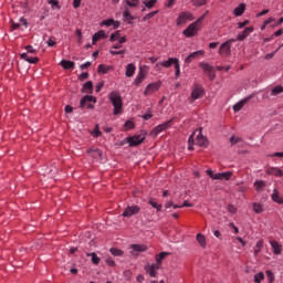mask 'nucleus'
Here are the masks:
<instances>
[{
    "mask_svg": "<svg viewBox=\"0 0 283 283\" xmlns=\"http://www.w3.org/2000/svg\"><path fill=\"white\" fill-rule=\"evenodd\" d=\"M205 17L207 13H203L200 18H198L195 22L190 23L184 31L182 34L187 39H191L200 32V28H202V21H205Z\"/></svg>",
    "mask_w": 283,
    "mask_h": 283,
    "instance_id": "obj_1",
    "label": "nucleus"
},
{
    "mask_svg": "<svg viewBox=\"0 0 283 283\" xmlns=\"http://www.w3.org/2000/svg\"><path fill=\"white\" fill-rule=\"evenodd\" d=\"M108 98L114 107V115L118 116L123 109V97H120V93L113 91L109 93Z\"/></svg>",
    "mask_w": 283,
    "mask_h": 283,
    "instance_id": "obj_2",
    "label": "nucleus"
},
{
    "mask_svg": "<svg viewBox=\"0 0 283 283\" xmlns=\"http://www.w3.org/2000/svg\"><path fill=\"white\" fill-rule=\"evenodd\" d=\"M145 138H147V133L143 132L138 135L126 137L125 140L128 143L129 147H138V145L145 143Z\"/></svg>",
    "mask_w": 283,
    "mask_h": 283,
    "instance_id": "obj_3",
    "label": "nucleus"
},
{
    "mask_svg": "<svg viewBox=\"0 0 283 283\" xmlns=\"http://www.w3.org/2000/svg\"><path fill=\"white\" fill-rule=\"evenodd\" d=\"M171 125H174V119H169L163 124L157 125L150 132V136L156 138L159 134H163V132H167V129L171 128Z\"/></svg>",
    "mask_w": 283,
    "mask_h": 283,
    "instance_id": "obj_4",
    "label": "nucleus"
},
{
    "mask_svg": "<svg viewBox=\"0 0 283 283\" xmlns=\"http://www.w3.org/2000/svg\"><path fill=\"white\" fill-rule=\"evenodd\" d=\"M232 43H235V39H230L220 45V48H219L220 56H229V54H231V44Z\"/></svg>",
    "mask_w": 283,
    "mask_h": 283,
    "instance_id": "obj_5",
    "label": "nucleus"
},
{
    "mask_svg": "<svg viewBox=\"0 0 283 283\" xmlns=\"http://www.w3.org/2000/svg\"><path fill=\"white\" fill-rule=\"evenodd\" d=\"M196 18H193V14L190 11H185L179 13L178 18L176 19L177 25H185L187 21H193Z\"/></svg>",
    "mask_w": 283,
    "mask_h": 283,
    "instance_id": "obj_6",
    "label": "nucleus"
},
{
    "mask_svg": "<svg viewBox=\"0 0 283 283\" xmlns=\"http://www.w3.org/2000/svg\"><path fill=\"white\" fill-rule=\"evenodd\" d=\"M92 103H96V97L92 96V95H85L81 102H80V107L81 109L87 107V109H93L94 108V104Z\"/></svg>",
    "mask_w": 283,
    "mask_h": 283,
    "instance_id": "obj_7",
    "label": "nucleus"
},
{
    "mask_svg": "<svg viewBox=\"0 0 283 283\" xmlns=\"http://www.w3.org/2000/svg\"><path fill=\"white\" fill-rule=\"evenodd\" d=\"M140 213V207L133 205L128 206L122 213L123 218H132V216H137Z\"/></svg>",
    "mask_w": 283,
    "mask_h": 283,
    "instance_id": "obj_8",
    "label": "nucleus"
},
{
    "mask_svg": "<svg viewBox=\"0 0 283 283\" xmlns=\"http://www.w3.org/2000/svg\"><path fill=\"white\" fill-rule=\"evenodd\" d=\"M205 96V88L200 85H196L190 94V99L193 103V101H198V98H202Z\"/></svg>",
    "mask_w": 283,
    "mask_h": 283,
    "instance_id": "obj_9",
    "label": "nucleus"
},
{
    "mask_svg": "<svg viewBox=\"0 0 283 283\" xmlns=\"http://www.w3.org/2000/svg\"><path fill=\"white\" fill-rule=\"evenodd\" d=\"M196 142L195 144L198 145V147H207L209 145V140L205 135H202V128H199V130L196 132Z\"/></svg>",
    "mask_w": 283,
    "mask_h": 283,
    "instance_id": "obj_10",
    "label": "nucleus"
},
{
    "mask_svg": "<svg viewBox=\"0 0 283 283\" xmlns=\"http://www.w3.org/2000/svg\"><path fill=\"white\" fill-rule=\"evenodd\" d=\"M130 255L133 258H137L138 253H145L147 251V245L145 244H130Z\"/></svg>",
    "mask_w": 283,
    "mask_h": 283,
    "instance_id": "obj_11",
    "label": "nucleus"
},
{
    "mask_svg": "<svg viewBox=\"0 0 283 283\" xmlns=\"http://www.w3.org/2000/svg\"><path fill=\"white\" fill-rule=\"evenodd\" d=\"M145 271L148 273L150 277H156L158 275L157 271H160V265L153 263V264H146Z\"/></svg>",
    "mask_w": 283,
    "mask_h": 283,
    "instance_id": "obj_12",
    "label": "nucleus"
},
{
    "mask_svg": "<svg viewBox=\"0 0 283 283\" xmlns=\"http://www.w3.org/2000/svg\"><path fill=\"white\" fill-rule=\"evenodd\" d=\"M178 63H180V60H178L177 57H169L167 61L158 62L156 64V67H159V65L161 67H166V69L171 67V65H174L176 67V65H178Z\"/></svg>",
    "mask_w": 283,
    "mask_h": 283,
    "instance_id": "obj_13",
    "label": "nucleus"
},
{
    "mask_svg": "<svg viewBox=\"0 0 283 283\" xmlns=\"http://www.w3.org/2000/svg\"><path fill=\"white\" fill-rule=\"evenodd\" d=\"M160 90V82H154L146 86L144 91V96H149V94H154L155 92H158Z\"/></svg>",
    "mask_w": 283,
    "mask_h": 283,
    "instance_id": "obj_14",
    "label": "nucleus"
},
{
    "mask_svg": "<svg viewBox=\"0 0 283 283\" xmlns=\"http://www.w3.org/2000/svg\"><path fill=\"white\" fill-rule=\"evenodd\" d=\"M203 55H205L203 50L192 52L185 59V63H187L189 65V63H192L195 61V59H198V56H203Z\"/></svg>",
    "mask_w": 283,
    "mask_h": 283,
    "instance_id": "obj_15",
    "label": "nucleus"
},
{
    "mask_svg": "<svg viewBox=\"0 0 283 283\" xmlns=\"http://www.w3.org/2000/svg\"><path fill=\"white\" fill-rule=\"evenodd\" d=\"M146 77H147V72H145L143 70V67H139V72H138L136 78L134 80V85H136V87H138V85H140V83H143Z\"/></svg>",
    "mask_w": 283,
    "mask_h": 283,
    "instance_id": "obj_16",
    "label": "nucleus"
},
{
    "mask_svg": "<svg viewBox=\"0 0 283 283\" xmlns=\"http://www.w3.org/2000/svg\"><path fill=\"white\" fill-rule=\"evenodd\" d=\"M250 98H253V95H249L245 98L239 101L237 104L233 105V112H240L248 104Z\"/></svg>",
    "mask_w": 283,
    "mask_h": 283,
    "instance_id": "obj_17",
    "label": "nucleus"
},
{
    "mask_svg": "<svg viewBox=\"0 0 283 283\" xmlns=\"http://www.w3.org/2000/svg\"><path fill=\"white\" fill-rule=\"evenodd\" d=\"M20 59H22V61H27V63H32V64L39 63V57L38 56H31L30 53L20 54Z\"/></svg>",
    "mask_w": 283,
    "mask_h": 283,
    "instance_id": "obj_18",
    "label": "nucleus"
},
{
    "mask_svg": "<svg viewBox=\"0 0 283 283\" xmlns=\"http://www.w3.org/2000/svg\"><path fill=\"white\" fill-rule=\"evenodd\" d=\"M134 19L136 18L133 17L132 13H129V9L126 8L123 12V21H126L128 25H134Z\"/></svg>",
    "mask_w": 283,
    "mask_h": 283,
    "instance_id": "obj_19",
    "label": "nucleus"
},
{
    "mask_svg": "<svg viewBox=\"0 0 283 283\" xmlns=\"http://www.w3.org/2000/svg\"><path fill=\"white\" fill-rule=\"evenodd\" d=\"M106 38H107V35L105 34V31L99 30V31H97V32L93 35V38H92V43H93V45H96V42H97V41H101V39H106Z\"/></svg>",
    "mask_w": 283,
    "mask_h": 283,
    "instance_id": "obj_20",
    "label": "nucleus"
},
{
    "mask_svg": "<svg viewBox=\"0 0 283 283\" xmlns=\"http://www.w3.org/2000/svg\"><path fill=\"white\" fill-rule=\"evenodd\" d=\"M274 255H282V245L277 241H270Z\"/></svg>",
    "mask_w": 283,
    "mask_h": 283,
    "instance_id": "obj_21",
    "label": "nucleus"
},
{
    "mask_svg": "<svg viewBox=\"0 0 283 283\" xmlns=\"http://www.w3.org/2000/svg\"><path fill=\"white\" fill-rule=\"evenodd\" d=\"M92 92H94V83L92 81L84 83L82 93L83 94H92Z\"/></svg>",
    "mask_w": 283,
    "mask_h": 283,
    "instance_id": "obj_22",
    "label": "nucleus"
},
{
    "mask_svg": "<svg viewBox=\"0 0 283 283\" xmlns=\"http://www.w3.org/2000/svg\"><path fill=\"white\" fill-rule=\"evenodd\" d=\"M251 32H253V27L245 28L243 32L237 36V41H244Z\"/></svg>",
    "mask_w": 283,
    "mask_h": 283,
    "instance_id": "obj_23",
    "label": "nucleus"
},
{
    "mask_svg": "<svg viewBox=\"0 0 283 283\" xmlns=\"http://www.w3.org/2000/svg\"><path fill=\"white\" fill-rule=\"evenodd\" d=\"M244 10H247V4L242 2L234 9L233 11L234 17H242V14H244Z\"/></svg>",
    "mask_w": 283,
    "mask_h": 283,
    "instance_id": "obj_24",
    "label": "nucleus"
},
{
    "mask_svg": "<svg viewBox=\"0 0 283 283\" xmlns=\"http://www.w3.org/2000/svg\"><path fill=\"white\" fill-rule=\"evenodd\" d=\"M272 200L273 202H276V205H283V198L280 196L277 188L273 189Z\"/></svg>",
    "mask_w": 283,
    "mask_h": 283,
    "instance_id": "obj_25",
    "label": "nucleus"
},
{
    "mask_svg": "<svg viewBox=\"0 0 283 283\" xmlns=\"http://www.w3.org/2000/svg\"><path fill=\"white\" fill-rule=\"evenodd\" d=\"M134 74H136V65L129 63L126 65V76L128 78H132V76H134Z\"/></svg>",
    "mask_w": 283,
    "mask_h": 283,
    "instance_id": "obj_26",
    "label": "nucleus"
},
{
    "mask_svg": "<svg viewBox=\"0 0 283 283\" xmlns=\"http://www.w3.org/2000/svg\"><path fill=\"white\" fill-rule=\"evenodd\" d=\"M197 242L201 247V249H207V238L202 233L197 234Z\"/></svg>",
    "mask_w": 283,
    "mask_h": 283,
    "instance_id": "obj_27",
    "label": "nucleus"
},
{
    "mask_svg": "<svg viewBox=\"0 0 283 283\" xmlns=\"http://www.w3.org/2000/svg\"><path fill=\"white\" fill-rule=\"evenodd\" d=\"M196 132H193L188 138V149L189 151H193V146L196 145Z\"/></svg>",
    "mask_w": 283,
    "mask_h": 283,
    "instance_id": "obj_28",
    "label": "nucleus"
},
{
    "mask_svg": "<svg viewBox=\"0 0 283 283\" xmlns=\"http://www.w3.org/2000/svg\"><path fill=\"white\" fill-rule=\"evenodd\" d=\"M60 65L63 67V70H72L75 63L73 61L62 60Z\"/></svg>",
    "mask_w": 283,
    "mask_h": 283,
    "instance_id": "obj_29",
    "label": "nucleus"
},
{
    "mask_svg": "<svg viewBox=\"0 0 283 283\" xmlns=\"http://www.w3.org/2000/svg\"><path fill=\"white\" fill-rule=\"evenodd\" d=\"M109 253H112V255L115 258H123V255H125V252L118 248H111Z\"/></svg>",
    "mask_w": 283,
    "mask_h": 283,
    "instance_id": "obj_30",
    "label": "nucleus"
},
{
    "mask_svg": "<svg viewBox=\"0 0 283 283\" xmlns=\"http://www.w3.org/2000/svg\"><path fill=\"white\" fill-rule=\"evenodd\" d=\"M148 205H150V207H153V209H156L157 211H163V205L156 202V200L154 198H150L148 200Z\"/></svg>",
    "mask_w": 283,
    "mask_h": 283,
    "instance_id": "obj_31",
    "label": "nucleus"
},
{
    "mask_svg": "<svg viewBox=\"0 0 283 283\" xmlns=\"http://www.w3.org/2000/svg\"><path fill=\"white\" fill-rule=\"evenodd\" d=\"M169 255V252H160L158 255H156V264L160 268V264H163V261Z\"/></svg>",
    "mask_w": 283,
    "mask_h": 283,
    "instance_id": "obj_32",
    "label": "nucleus"
},
{
    "mask_svg": "<svg viewBox=\"0 0 283 283\" xmlns=\"http://www.w3.org/2000/svg\"><path fill=\"white\" fill-rule=\"evenodd\" d=\"M201 70L205 72V74H208V72H211V70H213V66H211V64L207 63V62H201L199 63Z\"/></svg>",
    "mask_w": 283,
    "mask_h": 283,
    "instance_id": "obj_33",
    "label": "nucleus"
},
{
    "mask_svg": "<svg viewBox=\"0 0 283 283\" xmlns=\"http://www.w3.org/2000/svg\"><path fill=\"white\" fill-rule=\"evenodd\" d=\"M279 94H283V86L282 85L274 86L271 90V96H277Z\"/></svg>",
    "mask_w": 283,
    "mask_h": 283,
    "instance_id": "obj_34",
    "label": "nucleus"
},
{
    "mask_svg": "<svg viewBox=\"0 0 283 283\" xmlns=\"http://www.w3.org/2000/svg\"><path fill=\"white\" fill-rule=\"evenodd\" d=\"M269 174L276 176L277 178H282L283 176V171L280 168H270Z\"/></svg>",
    "mask_w": 283,
    "mask_h": 283,
    "instance_id": "obj_35",
    "label": "nucleus"
},
{
    "mask_svg": "<svg viewBox=\"0 0 283 283\" xmlns=\"http://www.w3.org/2000/svg\"><path fill=\"white\" fill-rule=\"evenodd\" d=\"M111 70V66L108 65H105V64H99L98 67H97V72L99 74H107Z\"/></svg>",
    "mask_w": 283,
    "mask_h": 283,
    "instance_id": "obj_36",
    "label": "nucleus"
},
{
    "mask_svg": "<svg viewBox=\"0 0 283 283\" xmlns=\"http://www.w3.org/2000/svg\"><path fill=\"white\" fill-rule=\"evenodd\" d=\"M254 187H255L256 191H262V189H264V187H266V181H264V180H256L254 182Z\"/></svg>",
    "mask_w": 283,
    "mask_h": 283,
    "instance_id": "obj_37",
    "label": "nucleus"
},
{
    "mask_svg": "<svg viewBox=\"0 0 283 283\" xmlns=\"http://www.w3.org/2000/svg\"><path fill=\"white\" fill-rule=\"evenodd\" d=\"M86 255H87V258H92V262H93L95 265L101 264V259L98 258V255H96L95 252L87 253Z\"/></svg>",
    "mask_w": 283,
    "mask_h": 283,
    "instance_id": "obj_38",
    "label": "nucleus"
},
{
    "mask_svg": "<svg viewBox=\"0 0 283 283\" xmlns=\"http://www.w3.org/2000/svg\"><path fill=\"white\" fill-rule=\"evenodd\" d=\"M128 8H138L140 6V0H125Z\"/></svg>",
    "mask_w": 283,
    "mask_h": 283,
    "instance_id": "obj_39",
    "label": "nucleus"
},
{
    "mask_svg": "<svg viewBox=\"0 0 283 283\" xmlns=\"http://www.w3.org/2000/svg\"><path fill=\"white\" fill-rule=\"evenodd\" d=\"M264 247V241L259 240L254 247V255H258L260 251H262V248Z\"/></svg>",
    "mask_w": 283,
    "mask_h": 283,
    "instance_id": "obj_40",
    "label": "nucleus"
},
{
    "mask_svg": "<svg viewBox=\"0 0 283 283\" xmlns=\"http://www.w3.org/2000/svg\"><path fill=\"white\" fill-rule=\"evenodd\" d=\"M143 3L146 8H148V10H151V8L158 3V0H144Z\"/></svg>",
    "mask_w": 283,
    "mask_h": 283,
    "instance_id": "obj_41",
    "label": "nucleus"
},
{
    "mask_svg": "<svg viewBox=\"0 0 283 283\" xmlns=\"http://www.w3.org/2000/svg\"><path fill=\"white\" fill-rule=\"evenodd\" d=\"M253 211L254 213H262V211H264V207L261 203L254 202Z\"/></svg>",
    "mask_w": 283,
    "mask_h": 283,
    "instance_id": "obj_42",
    "label": "nucleus"
},
{
    "mask_svg": "<svg viewBox=\"0 0 283 283\" xmlns=\"http://www.w3.org/2000/svg\"><path fill=\"white\" fill-rule=\"evenodd\" d=\"M195 8H202V6H207V0H191Z\"/></svg>",
    "mask_w": 283,
    "mask_h": 283,
    "instance_id": "obj_43",
    "label": "nucleus"
},
{
    "mask_svg": "<svg viewBox=\"0 0 283 283\" xmlns=\"http://www.w3.org/2000/svg\"><path fill=\"white\" fill-rule=\"evenodd\" d=\"M156 14H158V11H153V12H149L147 13L143 19L142 21H149V19H154V17H156Z\"/></svg>",
    "mask_w": 283,
    "mask_h": 283,
    "instance_id": "obj_44",
    "label": "nucleus"
},
{
    "mask_svg": "<svg viewBox=\"0 0 283 283\" xmlns=\"http://www.w3.org/2000/svg\"><path fill=\"white\" fill-rule=\"evenodd\" d=\"M262 280H264V273L263 272H259L254 275V282L255 283H262Z\"/></svg>",
    "mask_w": 283,
    "mask_h": 283,
    "instance_id": "obj_45",
    "label": "nucleus"
},
{
    "mask_svg": "<svg viewBox=\"0 0 283 283\" xmlns=\"http://www.w3.org/2000/svg\"><path fill=\"white\" fill-rule=\"evenodd\" d=\"M231 176H233L231 171L221 172V180H231Z\"/></svg>",
    "mask_w": 283,
    "mask_h": 283,
    "instance_id": "obj_46",
    "label": "nucleus"
},
{
    "mask_svg": "<svg viewBox=\"0 0 283 283\" xmlns=\"http://www.w3.org/2000/svg\"><path fill=\"white\" fill-rule=\"evenodd\" d=\"M49 3L53 10L56 8L57 10H61V4H59V0H50Z\"/></svg>",
    "mask_w": 283,
    "mask_h": 283,
    "instance_id": "obj_47",
    "label": "nucleus"
},
{
    "mask_svg": "<svg viewBox=\"0 0 283 283\" xmlns=\"http://www.w3.org/2000/svg\"><path fill=\"white\" fill-rule=\"evenodd\" d=\"M92 136L94 138H98V137L103 136V133L101 132V129H98V125H96V127L94 128V132L92 133Z\"/></svg>",
    "mask_w": 283,
    "mask_h": 283,
    "instance_id": "obj_48",
    "label": "nucleus"
},
{
    "mask_svg": "<svg viewBox=\"0 0 283 283\" xmlns=\"http://www.w3.org/2000/svg\"><path fill=\"white\" fill-rule=\"evenodd\" d=\"M119 36H120V31H116V32H114V33L111 34L109 41H111L112 43H114V41H116L117 39H119Z\"/></svg>",
    "mask_w": 283,
    "mask_h": 283,
    "instance_id": "obj_49",
    "label": "nucleus"
},
{
    "mask_svg": "<svg viewBox=\"0 0 283 283\" xmlns=\"http://www.w3.org/2000/svg\"><path fill=\"white\" fill-rule=\"evenodd\" d=\"M109 54H112L113 56H118L120 54H127V50H119V51H114V50H111L109 51Z\"/></svg>",
    "mask_w": 283,
    "mask_h": 283,
    "instance_id": "obj_50",
    "label": "nucleus"
},
{
    "mask_svg": "<svg viewBox=\"0 0 283 283\" xmlns=\"http://www.w3.org/2000/svg\"><path fill=\"white\" fill-rule=\"evenodd\" d=\"M105 262L108 266H116V261L112 256H106Z\"/></svg>",
    "mask_w": 283,
    "mask_h": 283,
    "instance_id": "obj_51",
    "label": "nucleus"
},
{
    "mask_svg": "<svg viewBox=\"0 0 283 283\" xmlns=\"http://www.w3.org/2000/svg\"><path fill=\"white\" fill-rule=\"evenodd\" d=\"M75 34L77 36V43H83V32L81 29H76Z\"/></svg>",
    "mask_w": 283,
    "mask_h": 283,
    "instance_id": "obj_52",
    "label": "nucleus"
},
{
    "mask_svg": "<svg viewBox=\"0 0 283 283\" xmlns=\"http://www.w3.org/2000/svg\"><path fill=\"white\" fill-rule=\"evenodd\" d=\"M230 143H231V145H238V143H242V138L232 136V137H230Z\"/></svg>",
    "mask_w": 283,
    "mask_h": 283,
    "instance_id": "obj_53",
    "label": "nucleus"
},
{
    "mask_svg": "<svg viewBox=\"0 0 283 283\" xmlns=\"http://www.w3.org/2000/svg\"><path fill=\"white\" fill-rule=\"evenodd\" d=\"M25 50H27V54H36V49H34L33 45H27Z\"/></svg>",
    "mask_w": 283,
    "mask_h": 283,
    "instance_id": "obj_54",
    "label": "nucleus"
},
{
    "mask_svg": "<svg viewBox=\"0 0 283 283\" xmlns=\"http://www.w3.org/2000/svg\"><path fill=\"white\" fill-rule=\"evenodd\" d=\"M114 23V19L103 20L101 25H106L107 28L112 27Z\"/></svg>",
    "mask_w": 283,
    "mask_h": 283,
    "instance_id": "obj_55",
    "label": "nucleus"
},
{
    "mask_svg": "<svg viewBox=\"0 0 283 283\" xmlns=\"http://www.w3.org/2000/svg\"><path fill=\"white\" fill-rule=\"evenodd\" d=\"M124 127H126L127 129H134V127H136V125L134 124V122L127 120V122H125Z\"/></svg>",
    "mask_w": 283,
    "mask_h": 283,
    "instance_id": "obj_56",
    "label": "nucleus"
},
{
    "mask_svg": "<svg viewBox=\"0 0 283 283\" xmlns=\"http://www.w3.org/2000/svg\"><path fill=\"white\" fill-rule=\"evenodd\" d=\"M46 44L49 48H54V45H56V41L52 38H50L48 41H46Z\"/></svg>",
    "mask_w": 283,
    "mask_h": 283,
    "instance_id": "obj_57",
    "label": "nucleus"
},
{
    "mask_svg": "<svg viewBox=\"0 0 283 283\" xmlns=\"http://www.w3.org/2000/svg\"><path fill=\"white\" fill-rule=\"evenodd\" d=\"M85 78H90V73L83 72V73L78 76V80H80V81H85Z\"/></svg>",
    "mask_w": 283,
    "mask_h": 283,
    "instance_id": "obj_58",
    "label": "nucleus"
},
{
    "mask_svg": "<svg viewBox=\"0 0 283 283\" xmlns=\"http://www.w3.org/2000/svg\"><path fill=\"white\" fill-rule=\"evenodd\" d=\"M175 70V76L178 78L180 76V63L176 64Z\"/></svg>",
    "mask_w": 283,
    "mask_h": 283,
    "instance_id": "obj_59",
    "label": "nucleus"
},
{
    "mask_svg": "<svg viewBox=\"0 0 283 283\" xmlns=\"http://www.w3.org/2000/svg\"><path fill=\"white\" fill-rule=\"evenodd\" d=\"M87 67H92V62H85L80 66L81 70H87Z\"/></svg>",
    "mask_w": 283,
    "mask_h": 283,
    "instance_id": "obj_60",
    "label": "nucleus"
},
{
    "mask_svg": "<svg viewBox=\"0 0 283 283\" xmlns=\"http://www.w3.org/2000/svg\"><path fill=\"white\" fill-rule=\"evenodd\" d=\"M245 25H249V20H245V21H243V22H239V23H238L239 30H242V28H245Z\"/></svg>",
    "mask_w": 283,
    "mask_h": 283,
    "instance_id": "obj_61",
    "label": "nucleus"
},
{
    "mask_svg": "<svg viewBox=\"0 0 283 283\" xmlns=\"http://www.w3.org/2000/svg\"><path fill=\"white\" fill-rule=\"evenodd\" d=\"M105 85V82H99L96 86H95V92H101V90H103Z\"/></svg>",
    "mask_w": 283,
    "mask_h": 283,
    "instance_id": "obj_62",
    "label": "nucleus"
},
{
    "mask_svg": "<svg viewBox=\"0 0 283 283\" xmlns=\"http://www.w3.org/2000/svg\"><path fill=\"white\" fill-rule=\"evenodd\" d=\"M207 74H208L210 81H213L216 78V71H213V69L210 72H208Z\"/></svg>",
    "mask_w": 283,
    "mask_h": 283,
    "instance_id": "obj_63",
    "label": "nucleus"
},
{
    "mask_svg": "<svg viewBox=\"0 0 283 283\" xmlns=\"http://www.w3.org/2000/svg\"><path fill=\"white\" fill-rule=\"evenodd\" d=\"M73 8L76 10L81 8V0H73Z\"/></svg>",
    "mask_w": 283,
    "mask_h": 283,
    "instance_id": "obj_64",
    "label": "nucleus"
}]
</instances>
